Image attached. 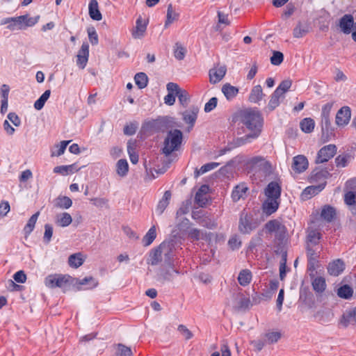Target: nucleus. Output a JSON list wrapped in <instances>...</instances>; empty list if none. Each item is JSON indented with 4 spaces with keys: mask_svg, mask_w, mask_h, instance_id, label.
Here are the masks:
<instances>
[{
    "mask_svg": "<svg viewBox=\"0 0 356 356\" xmlns=\"http://www.w3.org/2000/svg\"><path fill=\"white\" fill-rule=\"evenodd\" d=\"M241 122L248 132L244 137L236 140L237 145H243L259 137L262 129V118L260 113L254 109H246L241 114Z\"/></svg>",
    "mask_w": 356,
    "mask_h": 356,
    "instance_id": "1",
    "label": "nucleus"
},
{
    "mask_svg": "<svg viewBox=\"0 0 356 356\" xmlns=\"http://www.w3.org/2000/svg\"><path fill=\"white\" fill-rule=\"evenodd\" d=\"M172 249V243L170 242L161 243L158 248L150 253L148 264L156 266L163 260L165 264H170L174 256Z\"/></svg>",
    "mask_w": 356,
    "mask_h": 356,
    "instance_id": "2",
    "label": "nucleus"
},
{
    "mask_svg": "<svg viewBox=\"0 0 356 356\" xmlns=\"http://www.w3.org/2000/svg\"><path fill=\"white\" fill-rule=\"evenodd\" d=\"M183 140V134L179 129H171L168 131L161 149L162 153L169 156L180 147Z\"/></svg>",
    "mask_w": 356,
    "mask_h": 356,
    "instance_id": "3",
    "label": "nucleus"
},
{
    "mask_svg": "<svg viewBox=\"0 0 356 356\" xmlns=\"http://www.w3.org/2000/svg\"><path fill=\"white\" fill-rule=\"evenodd\" d=\"M282 337V334L280 331L270 330L264 333L261 339L253 340L250 343L257 351H261L266 345L277 343Z\"/></svg>",
    "mask_w": 356,
    "mask_h": 356,
    "instance_id": "4",
    "label": "nucleus"
},
{
    "mask_svg": "<svg viewBox=\"0 0 356 356\" xmlns=\"http://www.w3.org/2000/svg\"><path fill=\"white\" fill-rule=\"evenodd\" d=\"M179 228L181 230L186 232L188 238L192 240L207 239L211 234L204 233L200 229L193 227L191 226L190 222L187 218H184L183 221L179 225Z\"/></svg>",
    "mask_w": 356,
    "mask_h": 356,
    "instance_id": "5",
    "label": "nucleus"
},
{
    "mask_svg": "<svg viewBox=\"0 0 356 356\" xmlns=\"http://www.w3.org/2000/svg\"><path fill=\"white\" fill-rule=\"evenodd\" d=\"M339 27L344 33H352V38L356 42V22L351 15H345L339 21Z\"/></svg>",
    "mask_w": 356,
    "mask_h": 356,
    "instance_id": "6",
    "label": "nucleus"
},
{
    "mask_svg": "<svg viewBox=\"0 0 356 356\" xmlns=\"http://www.w3.org/2000/svg\"><path fill=\"white\" fill-rule=\"evenodd\" d=\"M71 277L68 275H49L44 280L45 285L49 288L63 287L70 281Z\"/></svg>",
    "mask_w": 356,
    "mask_h": 356,
    "instance_id": "7",
    "label": "nucleus"
},
{
    "mask_svg": "<svg viewBox=\"0 0 356 356\" xmlns=\"http://www.w3.org/2000/svg\"><path fill=\"white\" fill-rule=\"evenodd\" d=\"M232 304V307L238 311L247 310L252 306L250 299L241 293L234 295Z\"/></svg>",
    "mask_w": 356,
    "mask_h": 356,
    "instance_id": "8",
    "label": "nucleus"
},
{
    "mask_svg": "<svg viewBox=\"0 0 356 356\" xmlns=\"http://www.w3.org/2000/svg\"><path fill=\"white\" fill-rule=\"evenodd\" d=\"M337 153V147L330 144L323 147L317 154L316 163H323L332 158Z\"/></svg>",
    "mask_w": 356,
    "mask_h": 356,
    "instance_id": "9",
    "label": "nucleus"
},
{
    "mask_svg": "<svg viewBox=\"0 0 356 356\" xmlns=\"http://www.w3.org/2000/svg\"><path fill=\"white\" fill-rule=\"evenodd\" d=\"M148 20L143 19L139 16L136 21V25L131 29V35L136 40H141L145 35Z\"/></svg>",
    "mask_w": 356,
    "mask_h": 356,
    "instance_id": "10",
    "label": "nucleus"
},
{
    "mask_svg": "<svg viewBox=\"0 0 356 356\" xmlns=\"http://www.w3.org/2000/svg\"><path fill=\"white\" fill-rule=\"evenodd\" d=\"M227 67L224 65L217 64L209 70V82L211 84H216L220 82L225 76Z\"/></svg>",
    "mask_w": 356,
    "mask_h": 356,
    "instance_id": "11",
    "label": "nucleus"
},
{
    "mask_svg": "<svg viewBox=\"0 0 356 356\" xmlns=\"http://www.w3.org/2000/svg\"><path fill=\"white\" fill-rule=\"evenodd\" d=\"M266 229L271 233H275V236L279 238H282L285 236L286 229L278 220H270L266 225Z\"/></svg>",
    "mask_w": 356,
    "mask_h": 356,
    "instance_id": "12",
    "label": "nucleus"
},
{
    "mask_svg": "<svg viewBox=\"0 0 356 356\" xmlns=\"http://www.w3.org/2000/svg\"><path fill=\"white\" fill-rule=\"evenodd\" d=\"M307 258H308V270L310 272V277L314 276V272L318 262V257H319V252L314 250L307 244Z\"/></svg>",
    "mask_w": 356,
    "mask_h": 356,
    "instance_id": "13",
    "label": "nucleus"
},
{
    "mask_svg": "<svg viewBox=\"0 0 356 356\" xmlns=\"http://www.w3.org/2000/svg\"><path fill=\"white\" fill-rule=\"evenodd\" d=\"M351 117V111L349 107L343 106L340 108L336 115V124L343 127L348 124Z\"/></svg>",
    "mask_w": 356,
    "mask_h": 356,
    "instance_id": "14",
    "label": "nucleus"
},
{
    "mask_svg": "<svg viewBox=\"0 0 356 356\" xmlns=\"http://www.w3.org/2000/svg\"><path fill=\"white\" fill-rule=\"evenodd\" d=\"M307 159L303 155H298L293 159L292 168L296 172H302L308 168Z\"/></svg>",
    "mask_w": 356,
    "mask_h": 356,
    "instance_id": "15",
    "label": "nucleus"
},
{
    "mask_svg": "<svg viewBox=\"0 0 356 356\" xmlns=\"http://www.w3.org/2000/svg\"><path fill=\"white\" fill-rule=\"evenodd\" d=\"M72 284L74 286L76 287L77 290H81L83 288L81 287L82 285L85 284H89L90 286H88V289H92L98 286V282L93 277L89 276L86 277L83 280H79V279H72Z\"/></svg>",
    "mask_w": 356,
    "mask_h": 356,
    "instance_id": "16",
    "label": "nucleus"
},
{
    "mask_svg": "<svg viewBox=\"0 0 356 356\" xmlns=\"http://www.w3.org/2000/svg\"><path fill=\"white\" fill-rule=\"evenodd\" d=\"M255 227L253 226L250 222V217L249 215L247 213H242L238 225L240 232L243 234H248Z\"/></svg>",
    "mask_w": 356,
    "mask_h": 356,
    "instance_id": "17",
    "label": "nucleus"
},
{
    "mask_svg": "<svg viewBox=\"0 0 356 356\" xmlns=\"http://www.w3.org/2000/svg\"><path fill=\"white\" fill-rule=\"evenodd\" d=\"M198 111L197 108L192 107L182 113L184 121L189 124L188 128V131L192 129L196 121Z\"/></svg>",
    "mask_w": 356,
    "mask_h": 356,
    "instance_id": "18",
    "label": "nucleus"
},
{
    "mask_svg": "<svg viewBox=\"0 0 356 356\" xmlns=\"http://www.w3.org/2000/svg\"><path fill=\"white\" fill-rule=\"evenodd\" d=\"M340 324L343 327H347L350 325L356 324V311L354 309L346 310L342 315Z\"/></svg>",
    "mask_w": 356,
    "mask_h": 356,
    "instance_id": "19",
    "label": "nucleus"
},
{
    "mask_svg": "<svg viewBox=\"0 0 356 356\" xmlns=\"http://www.w3.org/2000/svg\"><path fill=\"white\" fill-rule=\"evenodd\" d=\"M345 264L343 261L339 259H335L330 262L327 266V272L332 276L339 275L344 270Z\"/></svg>",
    "mask_w": 356,
    "mask_h": 356,
    "instance_id": "20",
    "label": "nucleus"
},
{
    "mask_svg": "<svg viewBox=\"0 0 356 356\" xmlns=\"http://www.w3.org/2000/svg\"><path fill=\"white\" fill-rule=\"evenodd\" d=\"M281 188L276 182H270L265 189V195L266 198L280 200Z\"/></svg>",
    "mask_w": 356,
    "mask_h": 356,
    "instance_id": "21",
    "label": "nucleus"
},
{
    "mask_svg": "<svg viewBox=\"0 0 356 356\" xmlns=\"http://www.w3.org/2000/svg\"><path fill=\"white\" fill-rule=\"evenodd\" d=\"M279 204V200L266 198L262 204L263 211L269 216L277 210Z\"/></svg>",
    "mask_w": 356,
    "mask_h": 356,
    "instance_id": "22",
    "label": "nucleus"
},
{
    "mask_svg": "<svg viewBox=\"0 0 356 356\" xmlns=\"http://www.w3.org/2000/svg\"><path fill=\"white\" fill-rule=\"evenodd\" d=\"M79 168L77 167L76 163L68 165H59L54 168L53 171L54 173L60 174L63 176H67L70 174H73L78 172Z\"/></svg>",
    "mask_w": 356,
    "mask_h": 356,
    "instance_id": "23",
    "label": "nucleus"
},
{
    "mask_svg": "<svg viewBox=\"0 0 356 356\" xmlns=\"http://www.w3.org/2000/svg\"><path fill=\"white\" fill-rule=\"evenodd\" d=\"M248 190V186L241 183L236 186L232 193V198L234 202L238 201L241 198H244Z\"/></svg>",
    "mask_w": 356,
    "mask_h": 356,
    "instance_id": "24",
    "label": "nucleus"
},
{
    "mask_svg": "<svg viewBox=\"0 0 356 356\" xmlns=\"http://www.w3.org/2000/svg\"><path fill=\"white\" fill-rule=\"evenodd\" d=\"M89 15L93 20L100 21L102 19V13L99 9V5L97 0H90L88 6Z\"/></svg>",
    "mask_w": 356,
    "mask_h": 356,
    "instance_id": "25",
    "label": "nucleus"
},
{
    "mask_svg": "<svg viewBox=\"0 0 356 356\" xmlns=\"http://www.w3.org/2000/svg\"><path fill=\"white\" fill-rule=\"evenodd\" d=\"M72 222L71 215L67 212L60 213L57 214L55 219V222L57 225L65 227L69 226Z\"/></svg>",
    "mask_w": 356,
    "mask_h": 356,
    "instance_id": "26",
    "label": "nucleus"
},
{
    "mask_svg": "<svg viewBox=\"0 0 356 356\" xmlns=\"http://www.w3.org/2000/svg\"><path fill=\"white\" fill-rule=\"evenodd\" d=\"M264 96L262 88L260 85L254 86L249 95V100L253 103H258Z\"/></svg>",
    "mask_w": 356,
    "mask_h": 356,
    "instance_id": "27",
    "label": "nucleus"
},
{
    "mask_svg": "<svg viewBox=\"0 0 356 356\" xmlns=\"http://www.w3.org/2000/svg\"><path fill=\"white\" fill-rule=\"evenodd\" d=\"M85 260V257L81 252L71 254L68 258V264L70 267L77 268L81 266Z\"/></svg>",
    "mask_w": 356,
    "mask_h": 356,
    "instance_id": "28",
    "label": "nucleus"
},
{
    "mask_svg": "<svg viewBox=\"0 0 356 356\" xmlns=\"http://www.w3.org/2000/svg\"><path fill=\"white\" fill-rule=\"evenodd\" d=\"M171 198V193L170 191H167L164 193V195L162 197V199L159 201L156 208V213L158 215H161L166 207L169 204L170 200Z\"/></svg>",
    "mask_w": 356,
    "mask_h": 356,
    "instance_id": "29",
    "label": "nucleus"
},
{
    "mask_svg": "<svg viewBox=\"0 0 356 356\" xmlns=\"http://www.w3.org/2000/svg\"><path fill=\"white\" fill-rule=\"evenodd\" d=\"M312 278V285L316 293H323L326 288L325 280L323 277H311Z\"/></svg>",
    "mask_w": 356,
    "mask_h": 356,
    "instance_id": "30",
    "label": "nucleus"
},
{
    "mask_svg": "<svg viewBox=\"0 0 356 356\" xmlns=\"http://www.w3.org/2000/svg\"><path fill=\"white\" fill-rule=\"evenodd\" d=\"M222 92L227 99H232L238 93V88L232 86L230 83H225L222 87Z\"/></svg>",
    "mask_w": 356,
    "mask_h": 356,
    "instance_id": "31",
    "label": "nucleus"
},
{
    "mask_svg": "<svg viewBox=\"0 0 356 356\" xmlns=\"http://www.w3.org/2000/svg\"><path fill=\"white\" fill-rule=\"evenodd\" d=\"M70 142V140H63L56 144L51 151V156H60L63 154Z\"/></svg>",
    "mask_w": 356,
    "mask_h": 356,
    "instance_id": "32",
    "label": "nucleus"
},
{
    "mask_svg": "<svg viewBox=\"0 0 356 356\" xmlns=\"http://www.w3.org/2000/svg\"><path fill=\"white\" fill-rule=\"evenodd\" d=\"M321 237V234L320 232L313 228L312 227H310L308 229V234H307V241L308 244H309V246L312 245H316L318 243V241L320 240Z\"/></svg>",
    "mask_w": 356,
    "mask_h": 356,
    "instance_id": "33",
    "label": "nucleus"
},
{
    "mask_svg": "<svg viewBox=\"0 0 356 356\" xmlns=\"http://www.w3.org/2000/svg\"><path fill=\"white\" fill-rule=\"evenodd\" d=\"M179 18V13L175 11L171 4L168 5L167 9L166 20L165 28H168L172 23L177 21Z\"/></svg>",
    "mask_w": 356,
    "mask_h": 356,
    "instance_id": "34",
    "label": "nucleus"
},
{
    "mask_svg": "<svg viewBox=\"0 0 356 356\" xmlns=\"http://www.w3.org/2000/svg\"><path fill=\"white\" fill-rule=\"evenodd\" d=\"M54 205L56 207L63 209H67L72 205V200L67 196H58L54 200Z\"/></svg>",
    "mask_w": 356,
    "mask_h": 356,
    "instance_id": "35",
    "label": "nucleus"
},
{
    "mask_svg": "<svg viewBox=\"0 0 356 356\" xmlns=\"http://www.w3.org/2000/svg\"><path fill=\"white\" fill-rule=\"evenodd\" d=\"M325 185V182L324 181L318 186H308L304 190L302 195L305 197H310L311 196L315 195L324 188Z\"/></svg>",
    "mask_w": 356,
    "mask_h": 356,
    "instance_id": "36",
    "label": "nucleus"
},
{
    "mask_svg": "<svg viewBox=\"0 0 356 356\" xmlns=\"http://www.w3.org/2000/svg\"><path fill=\"white\" fill-rule=\"evenodd\" d=\"M252 280V273L248 269H244L240 271L238 276V281L241 286L248 285Z\"/></svg>",
    "mask_w": 356,
    "mask_h": 356,
    "instance_id": "37",
    "label": "nucleus"
},
{
    "mask_svg": "<svg viewBox=\"0 0 356 356\" xmlns=\"http://www.w3.org/2000/svg\"><path fill=\"white\" fill-rule=\"evenodd\" d=\"M129 171V164L126 159H120L116 163V172L122 177H125Z\"/></svg>",
    "mask_w": 356,
    "mask_h": 356,
    "instance_id": "38",
    "label": "nucleus"
},
{
    "mask_svg": "<svg viewBox=\"0 0 356 356\" xmlns=\"http://www.w3.org/2000/svg\"><path fill=\"white\" fill-rule=\"evenodd\" d=\"M284 98V97H283L282 95L279 94L275 90L270 96V99L268 104V108L270 111H273L280 105L281 100L283 99Z\"/></svg>",
    "mask_w": 356,
    "mask_h": 356,
    "instance_id": "39",
    "label": "nucleus"
},
{
    "mask_svg": "<svg viewBox=\"0 0 356 356\" xmlns=\"http://www.w3.org/2000/svg\"><path fill=\"white\" fill-rule=\"evenodd\" d=\"M90 202L94 207L99 209H109V201L104 197H94L90 199Z\"/></svg>",
    "mask_w": 356,
    "mask_h": 356,
    "instance_id": "40",
    "label": "nucleus"
},
{
    "mask_svg": "<svg viewBox=\"0 0 356 356\" xmlns=\"http://www.w3.org/2000/svg\"><path fill=\"white\" fill-rule=\"evenodd\" d=\"M352 159V156L348 154L339 155L335 159V163L338 168H345L350 163Z\"/></svg>",
    "mask_w": 356,
    "mask_h": 356,
    "instance_id": "41",
    "label": "nucleus"
},
{
    "mask_svg": "<svg viewBox=\"0 0 356 356\" xmlns=\"http://www.w3.org/2000/svg\"><path fill=\"white\" fill-rule=\"evenodd\" d=\"M219 165V163L211 162L202 165L200 169H196L195 171V177L197 178L201 175L206 173Z\"/></svg>",
    "mask_w": 356,
    "mask_h": 356,
    "instance_id": "42",
    "label": "nucleus"
},
{
    "mask_svg": "<svg viewBox=\"0 0 356 356\" xmlns=\"http://www.w3.org/2000/svg\"><path fill=\"white\" fill-rule=\"evenodd\" d=\"M300 126L303 132L311 133L314 129L315 123L312 118H308L303 119L300 122Z\"/></svg>",
    "mask_w": 356,
    "mask_h": 356,
    "instance_id": "43",
    "label": "nucleus"
},
{
    "mask_svg": "<svg viewBox=\"0 0 356 356\" xmlns=\"http://www.w3.org/2000/svg\"><path fill=\"white\" fill-rule=\"evenodd\" d=\"M321 216L325 220L331 222L335 216V211L334 208L330 206H325L321 211Z\"/></svg>",
    "mask_w": 356,
    "mask_h": 356,
    "instance_id": "44",
    "label": "nucleus"
},
{
    "mask_svg": "<svg viewBox=\"0 0 356 356\" xmlns=\"http://www.w3.org/2000/svg\"><path fill=\"white\" fill-rule=\"evenodd\" d=\"M308 33V27L300 22L298 23L293 31V37L296 38H300L305 36Z\"/></svg>",
    "mask_w": 356,
    "mask_h": 356,
    "instance_id": "45",
    "label": "nucleus"
},
{
    "mask_svg": "<svg viewBox=\"0 0 356 356\" xmlns=\"http://www.w3.org/2000/svg\"><path fill=\"white\" fill-rule=\"evenodd\" d=\"M156 236V227L152 226L144 236L143 242L145 246L149 245Z\"/></svg>",
    "mask_w": 356,
    "mask_h": 356,
    "instance_id": "46",
    "label": "nucleus"
},
{
    "mask_svg": "<svg viewBox=\"0 0 356 356\" xmlns=\"http://www.w3.org/2000/svg\"><path fill=\"white\" fill-rule=\"evenodd\" d=\"M51 95V91L50 90H47L40 97V98L36 100L34 103V108L38 110V111H40L41 110L45 102L47 101V99L49 98V96Z\"/></svg>",
    "mask_w": 356,
    "mask_h": 356,
    "instance_id": "47",
    "label": "nucleus"
},
{
    "mask_svg": "<svg viewBox=\"0 0 356 356\" xmlns=\"http://www.w3.org/2000/svg\"><path fill=\"white\" fill-rule=\"evenodd\" d=\"M353 293V289L347 284H345L337 290V295L344 299L350 298Z\"/></svg>",
    "mask_w": 356,
    "mask_h": 356,
    "instance_id": "48",
    "label": "nucleus"
},
{
    "mask_svg": "<svg viewBox=\"0 0 356 356\" xmlns=\"http://www.w3.org/2000/svg\"><path fill=\"white\" fill-rule=\"evenodd\" d=\"M24 17L21 16L13 17V22L8 25L7 28L10 31L24 29L23 20Z\"/></svg>",
    "mask_w": 356,
    "mask_h": 356,
    "instance_id": "49",
    "label": "nucleus"
},
{
    "mask_svg": "<svg viewBox=\"0 0 356 356\" xmlns=\"http://www.w3.org/2000/svg\"><path fill=\"white\" fill-rule=\"evenodd\" d=\"M172 261H170V264H165L166 270L165 272L161 273V276L165 280H171L174 274H177L178 271L172 267Z\"/></svg>",
    "mask_w": 356,
    "mask_h": 356,
    "instance_id": "50",
    "label": "nucleus"
},
{
    "mask_svg": "<svg viewBox=\"0 0 356 356\" xmlns=\"http://www.w3.org/2000/svg\"><path fill=\"white\" fill-rule=\"evenodd\" d=\"M134 80L136 84L139 88H144L147 86L148 79L147 75L143 72L137 73L135 75Z\"/></svg>",
    "mask_w": 356,
    "mask_h": 356,
    "instance_id": "51",
    "label": "nucleus"
},
{
    "mask_svg": "<svg viewBox=\"0 0 356 356\" xmlns=\"http://www.w3.org/2000/svg\"><path fill=\"white\" fill-rule=\"evenodd\" d=\"M39 215L38 211L29 218L24 229L26 234H29L33 230Z\"/></svg>",
    "mask_w": 356,
    "mask_h": 356,
    "instance_id": "52",
    "label": "nucleus"
},
{
    "mask_svg": "<svg viewBox=\"0 0 356 356\" xmlns=\"http://www.w3.org/2000/svg\"><path fill=\"white\" fill-rule=\"evenodd\" d=\"M115 356H133V353L129 347L119 343L116 346Z\"/></svg>",
    "mask_w": 356,
    "mask_h": 356,
    "instance_id": "53",
    "label": "nucleus"
},
{
    "mask_svg": "<svg viewBox=\"0 0 356 356\" xmlns=\"http://www.w3.org/2000/svg\"><path fill=\"white\" fill-rule=\"evenodd\" d=\"M292 81L289 79L284 80L280 83L275 91L284 97V94L290 89Z\"/></svg>",
    "mask_w": 356,
    "mask_h": 356,
    "instance_id": "54",
    "label": "nucleus"
},
{
    "mask_svg": "<svg viewBox=\"0 0 356 356\" xmlns=\"http://www.w3.org/2000/svg\"><path fill=\"white\" fill-rule=\"evenodd\" d=\"M186 50V49L180 44L176 43L175 44V49L174 50V55L175 57L181 60H183L185 57Z\"/></svg>",
    "mask_w": 356,
    "mask_h": 356,
    "instance_id": "55",
    "label": "nucleus"
},
{
    "mask_svg": "<svg viewBox=\"0 0 356 356\" xmlns=\"http://www.w3.org/2000/svg\"><path fill=\"white\" fill-rule=\"evenodd\" d=\"M88 39L92 45H97L99 42L98 35L94 27H89L87 29Z\"/></svg>",
    "mask_w": 356,
    "mask_h": 356,
    "instance_id": "56",
    "label": "nucleus"
},
{
    "mask_svg": "<svg viewBox=\"0 0 356 356\" xmlns=\"http://www.w3.org/2000/svg\"><path fill=\"white\" fill-rule=\"evenodd\" d=\"M178 97L179 103L184 106L186 107L189 101V95L188 93L185 90H181L176 95Z\"/></svg>",
    "mask_w": 356,
    "mask_h": 356,
    "instance_id": "57",
    "label": "nucleus"
},
{
    "mask_svg": "<svg viewBox=\"0 0 356 356\" xmlns=\"http://www.w3.org/2000/svg\"><path fill=\"white\" fill-rule=\"evenodd\" d=\"M284 59V55L282 52L274 51L273 56L270 57V63L273 65H280Z\"/></svg>",
    "mask_w": 356,
    "mask_h": 356,
    "instance_id": "58",
    "label": "nucleus"
},
{
    "mask_svg": "<svg viewBox=\"0 0 356 356\" xmlns=\"http://www.w3.org/2000/svg\"><path fill=\"white\" fill-rule=\"evenodd\" d=\"M24 19L23 20L24 29L27 26H32L38 23L40 16H36L35 17H30L28 15H22Z\"/></svg>",
    "mask_w": 356,
    "mask_h": 356,
    "instance_id": "59",
    "label": "nucleus"
},
{
    "mask_svg": "<svg viewBox=\"0 0 356 356\" xmlns=\"http://www.w3.org/2000/svg\"><path fill=\"white\" fill-rule=\"evenodd\" d=\"M177 330L186 340L191 339L193 336V333L184 325H179Z\"/></svg>",
    "mask_w": 356,
    "mask_h": 356,
    "instance_id": "60",
    "label": "nucleus"
},
{
    "mask_svg": "<svg viewBox=\"0 0 356 356\" xmlns=\"http://www.w3.org/2000/svg\"><path fill=\"white\" fill-rule=\"evenodd\" d=\"M199 224L209 229H213L216 227V222L209 218L208 216H204L202 219H201L199 221Z\"/></svg>",
    "mask_w": 356,
    "mask_h": 356,
    "instance_id": "61",
    "label": "nucleus"
},
{
    "mask_svg": "<svg viewBox=\"0 0 356 356\" xmlns=\"http://www.w3.org/2000/svg\"><path fill=\"white\" fill-rule=\"evenodd\" d=\"M228 245L232 250H236L240 248L241 241L238 236H232L228 241Z\"/></svg>",
    "mask_w": 356,
    "mask_h": 356,
    "instance_id": "62",
    "label": "nucleus"
},
{
    "mask_svg": "<svg viewBox=\"0 0 356 356\" xmlns=\"http://www.w3.org/2000/svg\"><path fill=\"white\" fill-rule=\"evenodd\" d=\"M356 193L353 191L347 192L344 195V201L348 205H353L356 203L355 202Z\"/></svg>",
    "mask_w": 356,
    "mask_h": 356,
    "instance_id": "63",
    "label": "nucleus"
},
{
    "mask_svg": "<svg viewBox=\"0 0 356 356\" xmlns=\"http://www.w3.org/2000/svg\"><path fill=\"white\" fill-rule=\"evenodd\" d=\"M218 99L216 97L211 98L204 106V111L208 113L214 109L217 106Z\"/></svg>",
    "mask_w": 356,
    "mask_h": 356,
    "instance_id": "64",
    "label": "nucleus"
}]
</instances>
